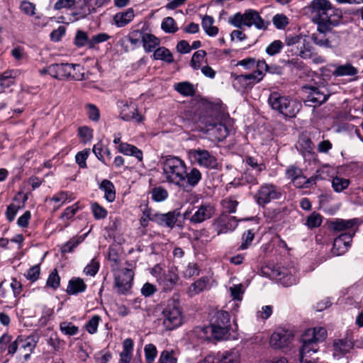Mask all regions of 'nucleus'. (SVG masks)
<instances>
[{"label": "nucleus", "mask_w": 363, "mask_h": 363, "mask_svg": "<svg viewBox=\"0 0 363 363\" xmlns=\"http://www.w3.org/2000/svg\"><path fill=\"white\" fill-rule=\"evenodd\" d=\"M309 9L312 20L320 32H330L333 28L340 25L342 13L329 0H313Z\"/></svg>", "instance_id": "f257e3e1"}, {"label": "nucleus", "mask_w": 363, "mask_h": 363, "mask_svg": "<svg viewBox=\"0 0 363 363\" xmlns=\"http://www.w3.org/2000/svg\"><path fill=\"white\" fill-rule=\"evenodd\" d=\"M268 104L272 110L284 118H294L301 108V104L289 96L274 91L268 98Z\"/></svg>", "instance_id": "f03ea898"}, {"label": "nucleus", "mask_w": 363, "mask_h": 363, "mask_svg": "<svg viewBox=\"0 0 363 363\" xmlns=\"http://www.w3.org/2000/svg\"><path fill=\"white\" fill-rule=\"evenodd\" d=\"M185 162L174 156H167L163 163V175L166 181L174 185L182 186L185 181Z\"/></svg>", "instance_id": "7ed1b4c3"}, {"label": "nucleus", "mask_w": 363, "mask_h": 363, "mask_svg": "<svg viewBox=\"0 0 363 363\" xmlns=\"http://www.w3.org/2000/svg\"><path fill=\"white\" fill-rule=\"evenodd\" d=\"M228 23L234 27L241 28L242 26H255L258 30H267L269 21H264L259 13L254 9H247L243 13L238 12L228 18Z\"/></svg>", "instance_id": "20e7f679"}, {"label": "nucleus", "mask_w": 363, "mask_h": 363, "mask_svg": "<svg viewBox=\"0 0 363 363\" xmlns=\"http://www.w3.org/2000/svg\"><path fill=\"white\" fill-rule=\"evenodd\" d=\"M162 320L164 327L168 330H174L182 324V311L178 300L172 298L167 301L162 311Z\"/></svg>", "instance_id": "39448f33"}, {"label": "nucleus", "mask_w": 363, "mask_h": 363, "mask_svg": "<svg viewBox=\"0 0 363 363\" xmlns=\"http://www.w3.org/2000/svg\"><path fill=\"white\" fill-rule=\"evenodd\" d=\"M211 333L216 340H224L229 335L230 328V315L228 312L218 311L211 317Z\"/></svg>", "instance_id": "423d86ee"}, {"label": "nucleus", "mask_w": 363, "mask_h": 363, "mask_svg": "<svg viewBox=\"0 0 363 363\" xmlns=\"http://www.w3.org/2000/svg\"><path fill=\"white\" fill-rule=\"evenodd\" d=\"M281 196L280 189L273 184L265 183L261 185L255 195V199L259 206H264L273 200Z\"/></svg>", "instance_id": "0eeeda50"}, {"label": "nucleus", "mask_w": 363, "mask_h": 363, "mask_svg": "<svg viewBox=\"0 0 363 363\" xmlns=\"http://www.w3.org/2000/svg\"><path fill=\"white\" fill-rule=\"evenodd\" d=\"M307 94L305 104L309 106L317 107L325 103L330 96V92L325 86H305Z\"/></svg>", "instance_id": "6e6552de"}, {"label": "nucleus", "mask_w": 363, "mask_h": 363, "mask_svg": "<svg viewBox=\"0 0 363 363\" xmlns=\"http://www.w3.org/2000/svg\"><path fill=\"white\" fill-rule=\"evenodd\" d=\"M133 276V272L129 269H123L116 272L114 285L118 293L124 294L130 289Z\"/></svg>", "instance_id": "1a4fd4ad"}, {"label": "nucleus", "mask_w": 363, "mask_h": 363, "mask_svg": "<svg viewBox=\"0 0 363 363\" xmlns=\"http://www.w3.org/2000/svg\"><path fill=\"white\" fill-rule=\"evenodd\" d=\"M189 155L194 162L200 166L207 168H215L217 167L216 158L206 150L200 148L191 150Z\"/></svg>", "instance_id": "9d476101"}, {"label": "nucleus", "mask_w": 363, "mask_h": 363, "mask_svg": "<svg viewBox=\"0 0 363 363\" xmlns=\"http://www.w3.org/2000/svg\"><path fill=\"white\" fill-rule=\"evenodd\" d=\"M79 68V64L61 63L52 64L50 65V75L57 79L69 80L70 73Z\"/></svg>", "instance_id": "9b49d317"}, {"label": "nucleus", "mask_w": 363, "mask_h": 363, "mask_svg": "<svg viewBox=\"0 0 363 363\" xmlns=\"http://www.w3.org/2000/svg\"><path fill=\"white\" fill-rule=\"evenodd\" d=\"M294 340V334L284 329L279 330L271 335L269 344L274 349H284L289 346Z\"/></svg>", "instance_id": "f8f14e48"}, {"label": "nucleus", "mask_w": 363, "mask_h": 363, "mask_svg": "<svg viewBox=\"0 0 363 363\" xmlns=\"http://www.w3.org/2000/svg\"><path fill=\"white\" fill-rule=\"evenodd\" d=\"M354 233H345L337 237L333 242L331 252L335 256L345 254L350 247Z\"/></svg>", "instance_id": "ddd939ff"}, {"label": "nucleus", "mask_w": 363, "mask_h": 363, "mask_svg": "<svg viewBox=\"0 0 363 363\" xmlns=\"http://www.w3.org/2000/svg\"><path fill=\"white\" fill-rule=\"evenodd\" d=\"M20 338V352L23 354V358L27 361L31 353L34 351L37 343L40 340V335L38 333H32L27 337L19 336Z\"/></svg>", "instance_id": "4468645a"}, {"label": "nucleus", "mask_w": 363, "mask_h": 363, "mask_svg": "<svg viewBox=\"0 0 363 363\" xmlns=\"http://www.w3.org/2000/svg\"><path fill=\"white\" fill-rule=\"evenodd\" d=\"M119 104L120 117L122 120L125 121L135 120L138 123L143 121V116L138 112L136 105L133 103L128 104L126 101H121Z\"/></svg>", "instance_id": "2eb2a0df"}, {"label": "nucleus", "mask_w": 363, "mask_h": 363, "mask_svg": "<svg viewBox=\"0 0 363 363\" xmlns=\"http://www.w3.org/2000/svg\"><path fill=\"white\" fill-rule=\"evenodd\" d=\"M318 346L312 342H303L299 352V361L301 363H316L318 357L317 352Z\"/></svg>", "instance_id": "dca6fc26"}, {"label": "nucleus", "mask_w": 363, "mask_h": 363, "mask_svg": "<svg viewBox=\"0 0 363 363\" xmlns=\"http://www.w3.org/2000/svg\"><path fill=\"white\" fill-rule=\"evenodd\" d=\"M179 216L180 213L177 210L169 211L166 213L155 212L153 222L160 226L167 227L172 229L174 227Z\"/></svg>", "instance_id": "f3484780"}, {"label": "nucleus", "mask_w": 363, "mask_h": 363, "mask_svg": "<svg viewBox=\"0 0 363 363\" xmlns=\"http://www.w3.org/2000/svg\"><path fill=\"white\" fill-rule=\"evenodd\" d=\"M215 210L210 203H202L189 218L192 223H201L210 219L214 214Z\"/></svg>", "instance_id": "a211bd4d"}, {"label": "nucleus", "mask_w": 363, "mask_h": 363, "mask_svg": "<svg viewBox=\"0 0 363 363\" xmlns=\"http://www.w3.org/2000/svg\"><path fill=\"white\" fill-rule=\"evenodd\" d=\"M238 225V221L234 216H222L215 223L214 227L218 235L233 231Z\"/></svg>", "instance_id": "6ab92c4d"}, {"label": "nucleus", "mask_w": 363, "mask_h": 363, "mask_svg": "<svg viewBox=\"0 0 363 363\" xmlns=\"http://www.w3.org/2000/svg\"><path fill=\"white\" fill-rule=\"evenodd\" d=\"M327 336V331L323 327L309 328L303 335L302 342L317 344L323 342Z\"/></svg>", "instance_id": "aec40b11"}, {"label": "nucleus", "mask_w": 363, "mask_h": 363, "mask_svg": "<svg viewBox=\"0 0 363 363\" xmlns=\"http://www.w3.org/2000/svg\"><path fill=\"white\" fill-rule=\"evenodd\" d=\"M94 13H95V9L89 4L88 0H77L72 15L75 21H78L85 18Z\"/></svg>", "instance_id": "412c9836"}, {"label": "nucleus", "mask_w": 363, "mask_h": 363, "mask_svg": "<svg viewBox=\"0 0 363 363\" xmlns=\"http://www.w3.org/2000/svg\"><path fill=\"white\" fill-rule=\"evenodd\" d=\"M206 130L211 136L218 141L225 139L230 131L229 128L222 123H209L206 125Z\"/></svg>", "instance_id": "4be33fe9"}, {"label": "nucleus", "mask_w": 363, "mask_h": 363, "mask_svg": "<svg viewBox=\"0 0 363 363\" xmlns=\"http://www.w3.org/2000/svg\"><path fill=\"white\" fill-rule=\"evenodd\" d=\"M178 275L172 270H168L157 277V282L164 291L172 290L178 281Z\"/></svg>", "instance_id": "5701e85b"}, {"label": "nucleus", "mask_w": 363, "mask_h": 363, "mask_svg": "<svg viewBox=\"0 0 363 363\" xmlns=\"http://www.w3.org/2000/svg\"><path fill=\"white\" fill-rule=\"evenodd\" d=\"M274 279L279 281L284 286L289 287L297 282L296 277L289 273L286 269H279L274 272Z\"/></svg>", "instance_id": "b1692460"}, {"label": "nucleus", "mask_w": 363, "mask_h": 363, "mask_svg": "<svg viewBox=\"0 0 363 363\" xmlns=\"http://www.w3.org/2000/svg\"><path fill=\"white\" fill-rule=\"evenodd\" d=\"M334 70L332 74L335 77H354L358 74L357 68L354 67L351 63L344 65H333Z\"/></svg>", "instance_id": "393cba45"}, {"label": "nucleus", "mask_w": 363, "mask_h": 363, "mask_svg": "<svg viewBox=\"0 0 363 363\" xmlns=\"http://www.w3.org/2000/svg\"><path fill=\"white\" fill-rule=\"evenodd\" d=\"M298 152L304 157L313 155L314 145L311 140L306 135H301L296 144Z\"/></svg>", "instance_id": "a878e982"}, {"label": "nucleus", "mask_w": 363, "mask_h": 363, "mask_svg": "<svg viewBox=\"0 0 363 363\" xmlns=\"http://www.w3.org/2000/svg\"><path fill=\"white\" fill-rule=\"evenodd\" d=\"M135 17L134 10L132 8L125 11L118 12L113 16V21L118 28L124 27L130 23Z\"/></svg>", "instance_id": "bb28decb"}, {"label": "nucleus", "mask_w": 363, "mask_h": 363, "mask_svg": "<svg viewBox=\"0 0 363 363\" xmlns=\"http://www.w3.org/2000/svg\"><path fill=\"white\" fill-rule=\"evenodd\" d=\"M209 288V278L203 277L190 285L187 293L189 296L192 297Z\"/></svg>", "instance_id": "cd10ccee"}, {"label": "nucleus", "mask_w": 363, "mask_h": 363, "mask_svg": "<svg viewBox=\"0 0 363 363\" xmlns=\"http://www.w3.org/2000/svg\"><path fill=\"white\" fill-rule=\"evenodd\" d=\"M118 151L125 155L135 157L138 162H143V154L141 150L135 145L124 143L118 146Z\"/></svg>", "instance_id": "c85d7f7f"}, {"label": "nucleus", "mask_w": 363, "mask_h": 363, "mask_svg": "<svg viewBox=\"0 0 363 363\" xmlns=\"http://www.w3.org/2000/svg\"><path fill=\"white\" fill-rule=\"evenodd\" d=\"M354 347L353 342L349 339L337 340L333 343L334 355H344Z\"/></svg>", "instance_id": "c756f323"}, {"label": "nucleus", "mask_w": 363, "mask_h": 363, "mask_svg": "<svg viewBox=\"0 0 363 363\" xmlns=\"http://www.w3.org/2000/svg\"><path fill=\"white\" fill-rule=\"evenodd\" d=\"M86 285L83 279L80 278H72L69 281L67 288V293L69 295H75L79 293L85 291Z\"/></svg>", "instance_id": "7c9ffc66"}, {"label": "nucleus", "mask_w": 363, "mask_h": 363, "mask_svg": "<svg viewBox=\"0 0 363 363\" xmlns=\"http://www.w3.org/2000/svg\"><path fill=\"white\" fill-rule=\"evenodd\" d=\"M357 223V219L344 220L337 218L332 221L330 226L334 231H342L352 228Z\"/></svg>", "instance_id": "2f4dec72"}, {"label": "nucleus", "mask_w": 363, "mask_h": 363, "mask_svg": "<svg viewBox=\"0 0 363 363\" xmlns=\"http://www.w3.org/2000/svg\"><path fill=\"white\" fill-rule=\"evenodd\" d=\"M99 189L104 192V198L107 201L113 202L115 200L116 189L111 181L104 179L99 185Z\"/></svg>", "instance_id": "473e14b6"}, {"label": "nucleus", "mask_w": 363, "mask_h": 363, "mask_svg": "<svg viewBox=\"0 0 363 363\" xmlns=\"http://www.w3.org/2000/svg\"><path fill=\"white\" fill-rule=\"evenodd\" d=\"M214 19L212 16L205 15L201 21V26L206 33L209 36H215L218 33V28L213 26Z\"/></svg>", "instance_id": "72a5a7b5"}, {"label": "nucleus", "mask_w": 363, "mask_h": 363, "mask_svg": "<svg viewBox=\"0 0 363 363\" xmlns=\"http://www.w3.org/2000/svg\"><path fill=\"white\" fill-rule=\"evenodd\" d=\"M317 31L318 33L312 35V40L314 43L320 47L331 48L333 45L330 37L326 36V34L330 32H320L318 30Z\"/></svg>", "instance_id": "f704fd0d"}, {"label": "nucleus", "mask_w": 363, "mask_h": 363, "mask_svg": "<svg viewBox=\"0 0 363 363\" xmlns=\"http://www.w3.org/2000/svg\"><path fill=\"white\" fill-rule=\"evenodd\" d=\"M153 58L157 60H162L167 63H172L174 62L172 52L165 47H160L156 49L153 53Z\"/></svg>", "instance_id": "c9c22d12"}, {"label": "nucleus", "mask_w": 363, "mask_h": 363, "mask_svg": "<svg viewBox=\"0 0 363 363\" xmlns=\"http://www.w3.org/2000/svg\"><path fill=\"white\" fill-rule=\"evenodd\" d=\"M160 43V39L151 33H145L143 37V48L147 52H152Z\"/></svg>", "instance_id": "e433bc0d"}, {"label": "nucleus", "mask_w": 363, "mask_h": 363, "mask_svg": "<svg viewBox=\"0 0 363 363\" xmlns=\"http://www.w3.org/2000/svg\"><path fill=\"white\" fill-rule=\"evenodd\" d=\"M174 89L184 96H192L195 94L194 85L189 82H183L174 84Z\"/></svg>", "instance_id": "4c0bfd02"}, {"label": "nucleus", "mask_w": 363, "mask_h": 363, "mask_svg": "<svg viewBox=\"0 0 363 363\" xmlns=\"http://www.w3.org/2000/svg\"><path fill=\"white\" fill-rule=\"evenodd\" d=\"M185 174V179H186L188 184L193 187L199 184L202 177L201 172L195 167L191 169L189 172H186V167Z\"/></svg>", "instance_id": "58836bf2"}, {"label": "nucleus", "mask_w": 363, "mask_h": 363, "mask_svg": "<svg viewBox=\"0 0 363 363\" xmlns=\"http://www.w3.org/2000/svg\"><path fill=\"white\" fill-rule=\"evenodd\" d=\"M232 77H233V85L236 89L243 90L247 86H250L245 74L238 75L235 74H232Z\"/></svg>", "instance_id": "ea45409f"}, {"label": "nucleus", "mask_w": 363, "mask_h": 363, "mask_svg": "<svg viewBox=\"0 0 363 363\" xmlns=\"http://www.w3.org/2000/svg\"><path fill=\"white\" fill-rule=\"evenodd\" d=\"M328 173V168L327 167H323L317 169L310 178H308V183H309L310 187L315 185L318 181L325 179Z\"/></svg>", "instance_id": "a19ab883"}, {"label": "nucleus", "mask_w": 363, "mask_h": 363, "mask_svg": "<svg viewBox=\"0 0 363 363\" xmlns=\"http://www.w3.org/2000/svg\"><path fill=\"white\" fill-rule=\"evenodd\" d=\"M245 162L250 170L255 171L257 175H259L266 168L264 163L253 157H247Z\"/></svg>", "instance_id": "79ce46f5"}, {"label": "nucleus", "mask_w": 363, "mask_h": 363, "mask_svg": "<svg viewBox=\"0 0 363 363\" xmlns=\"http://www.w3.org/2000/svg\"><path fill=\"white\" fill-rule=\"evenodd\" d=\"M304 42L305 40L298 35L287 36L285 40L286 45L291 48L289 50L294 49V50H299L301 47L304 48Z\"/></svg>", "instance_id": "37998d69"}, {"label": "nucleus", "mask_w": 363, "mask_h": 363, "mask_svg": "<svg viewBox=\"0 0 363 363\" xmlns=\"http://www.w3.org/2000/svg\"><path fill=\"white\" fill-rule=\"evenodd\" d=\"M169 196L167 189L162 186L155 187L151 191L152 199L156 202H162L165 201Z\"/></svg>", "instance_id": "c03bdc74"}, {"label": "nucleus", "mask_w": 363, "mask_h": 363, "mask_svg": "<svg viewBox=\"0 0 363 363\" xmlns=\"http://www.w3.org/2000/svg\"><path fill=\"white\" fill-rule=\"evenodd\" d=\"M350 180L340 177H335L332 180V186L335 192H342L350 185Z\"/></svg>", "instance_id": "a18cd8bd"}, {"label": "nucleus", "mask_w": 363, "mask_h": 363, "mask_svg": "<svg viewBox=\"0 0 363 363\" xmlns=\"http://www.w3.org/2000/svg\"><path fill=\"white\" fill-rule=\"evenodd\" d=\"M272 23L277 29L284 30L289 24V19L283 13H277L273 16Z\"/></svg>", "instance_id": "49530a36"}, {"label": "nucleus", "mask_w": 363, "mask_h": 363, "mask_svg": "<svg viewBox=\"0 0 363 363\" xmlns=\"http://www.w3.org/2000/svg\"><path fill=\"white\" fill-rule=\"evenodd\" d=\"M60 285V277L58 274L57 270L54 269L48 276L46 281V286L56 290Z\"/></svg>", "instance_id": "de8ad7c7"}, {"label": "nucleus", "mask_w": 363, "mask_h": 363, "mask_svg": "<svg viewBox=\"0 0 363 363\" xmlns=\"http://www.w3.org/2000/svg\"><path fill=\"white\" fill-rule=\"evenodd\" d=\"M206 56V52L203 50H199L195 52L191 60V67L196 70L201 67V62L204 57Z\"/></svg>", "instance_id": "09e8293b"}, {"label": "nucleus", "mask_w": 363, "mask_h": 363, "mask_svg": "<svg viewBox=\"0 0 363 363\" xmlns=\"http://www.w3.org/2000/svg\"><path fill=\"white\" fill-rule=\"evenodd\" d=\"M220 363H239V354L236 350L226 351L222 355Z\"/></svg>", "instance_id": "8fccbe9b"}, {"label": "nucleus", "mask_w": 363, "mask_h": 363, "mask_svg": "<svg viewBox=\"0 0 363 363\" xmlns=\"http://www.w3.org/2000/svg\"><path fill=\"white\" fill-rule=\"evenodd\" d=\"M162 29L167 33H174L177 30L176 22L172 17H167L164 18L161 25Z\"/></svg>", "instance_id": "3c124183"}, {"label": "nucleus", "mask_w": 363, "mask_h": 363, "mask_svg": "<svg viewBox=\"0 0 363 363\" xmlns=\"http://www.w3.org/2000/svg\"><path fill=\"white\" fill-rule=\"evenodd\" d=\"M255 238V231L252 229L247 230V231L244 232L242 236V243L240 246V250H245L247 249L250 245L252 240Z\"/></svg>", "instance_id": "603ef678"}, {"label": "nucleus", "mask_w": 363, "mask_h": 363, "mask_svg": "<svg viewBox=\"0 0 363 363\" xmlns=\"http://www.w3.org/2000/svg\"><path fill=\"white\" fill-rule=\"evenodd\" d=\"M86 114L89 118L94 122H97L100 119V111L96 105L88 104L85 106Z\"/></svg>", "instance_id": "864d4df0"}, {"label": "nucleus", "mask_w": 363, "mask_h": 363, "mask_svg": "<svg viewBox=\"0 0 363 363\" xmlns=\"http://www.w3.org/2000/svg\"><path fill=\"white\" fill-rule=\"evenodd\" d=\"M221 204L228 213H233L236 211L238 202L233 197L230 196L223 199Z\"/></svg>", "instance_id": "5fc2aeb1"}, {"label": "nucleus", "mask_w": 363, "mask_h": 363, "mask_svg": "<svg viewBox=\"0 0 363 363\" xmlns=\"http://www.w3.org/2000/svg\"><path fill=\"white\" fill-rule=\"evenodd\" d=\"M72 193L69 191H62L55 194L52 198L50 199V200L55 203L63 204L68 200H72Z\"/></svg>", "instance_id": "6e6d98bb"}, {"label": "nucleus", "mask_w": 363, "mask_h": 363, "mask_svg": "<svg viewBox=\"0 0 363 363\" xmlns=\"http://www.w3.org/2000/svg\"><path fill=\"white\" fill-rule=\"evenodd\" d=\"M90 151L89 149L83 150L77 153L75 155V161L80 168H86V160L89 155Z\"/></svg>", "instance_id": "4d7b16f0"}, {"label": "nucleus", "mask_w": 363, "mask_h": 363, "mask_svg": "<svg viewBox=\"0 0 363 363\" xmlns=\"http://www.w3.org/2000/svg\"><path fill=\"white\" fill-rule=\"evenodd\" d=\"M322 223V216L315 212L311 213L308 216L306 220V225L309 228H314L319 227Z\"/></svg>", "instance_id": "13d9d810"}, {"label": "nucleus", "mask_w": 363, "mask_h": 363, "mask_svg": "<svg viewBox=\"0 0 363 363\" xmlns=\"http://www.w3.org/2000/svg\"><path fill=\"white\" fill-rule=\"evenodd\" d=\"M60 329L62 333L67 335H74L78 331V327L73 325L72 323L62 322L60 325Z\"/></svg>", "instance_id": "bf43d9fd"}, {"label": "nucleus", "mask_w": 363, "mask_h": 363, "mask_svg": "<svg viewBox=\"0 0 363 363\" xmlns=\"http://www.w3.org/2000/svg\"><path fill=\"white\" fill-rule=\"evenodd\" d=\"M159 363H177V358L173 350H164L162 352Z\"/></svg>", "instance_id": "052dcab7"}, {"label": "nucleus", "mask_w": 363, "mask_h": 363, "mask_svg": "<svg viewBox=\"0 0 363 363\" xmlns=\"http://www.w3.org/2000/svg\"><path fill=\"white\" fill-rule=\"evenodd\" d=\"M111 36L105 33H100L93 35L89 40V48H94L96 45L108 40Z\"/></svg>", "instance_id": "680f3d73"}, {"label": "nucleus", "mask_w": 363, "mask_h": 363, "mask_svg": "<svg viewBox=\"0 0 363 363\" xmlns=\"http://www.w3.org/2000/svg\"><path fill=\"white\" fill-rule=\"evenodd\" d=\"M89 40L86 33L82 30H78L74 38L75 45L80 48L87 45L89 47Z\"/></svg>", "instance_id": "e2e57ef3"}, {"label": "nucleus", "mask_w": 363, "mask_h": 363, "mask_svg": "<svg viewBox=\"0 0 363 363\" xmlns=\"http://www.w3.org/2000/svg\"><path fill=\"white\" fill-rule=\"evenodd\" d=\"M94 217L96 219H103L107 216V211L98 203H93L91 206Z\"/></svg>", "instance_id": "0e129e2a"}, {"label": "nucleus", "mask_w": 363, "mask_h": 363, "mask_svg": "<svg viewBox=\"0 0 363 363\" xmlns=\"http://www.w3.org/2000/svg\"><path fill=\"white\" fill-rule=\"evenodd\" d=\"M282 48L283 43L279 40H276L267 47L266 52L269 55L273 56L280 52Z\"/></svg>", "instance_id": "69168bd1"}, {"label": "nucleus", "mask_w": 363, "mask_h": 363, "mask_svg": "<svg viewBox=\"0 0 363 363\" xmlns=\"http://www.w3.org/2000/svg\"><path fill=\"white\" fill-rule=\"evenodd\" d=\"M157 354L156 347L153 344L146 345L145 347V356L147 363L152 362Z\"/></svg>", "instance_id": "338daca9"}, {"label": "nucleus", "mask_w": 363, "mask_h": 363, "mask_svg": "<svg viewBox=\"0 0 363 363\" xmlns=\"http://www.w3.org/2000/svg\"><path fill=\"white\" fill-rule=\"evenodd\" d=\"M145 33L140 30H133L130 32L128 38V40L131 43V45H137L140 42V40L143 42V37L145 36Z\"/></svg>", "instance_id": "774afa93"}]
</instances>
